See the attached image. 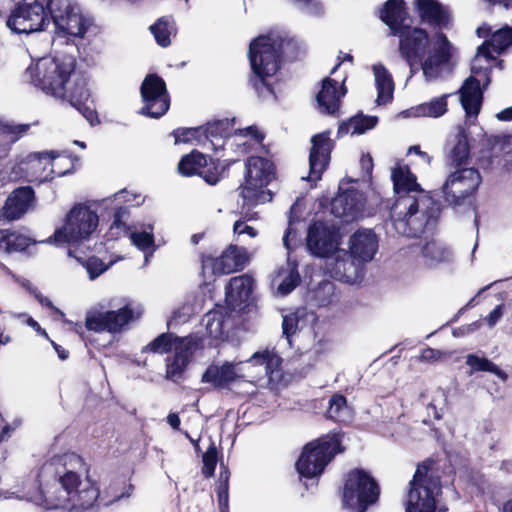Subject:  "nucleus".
I'll use <instances>...</instances> for the list:
<instances>
[{
	"instance_id": "nucleus-34",
	"label": "nucleus",
	"mask_w": 512,
	"mask_h": 512,
	"mask_svg": "<svg viewBox=\"0 0 512 512\" xmlns=\"http://www.w3.org/2000/svg\"><path fill=\"white\" fill-rule=\"evenodd\" d=\"M34 242L31 238L10 229H0V252L12 254L25 251Z\"/></svg>"
},
{
	"instance_id": "nucleus-11",
	"label": "nucleus",
	"mask_w": 512,
	"mask_h": 512,
	"mask_svg": "<svg viewBox=\"0 0 512 512\" xmlns=\"http://www.w3.org/2000/svg\"><path fill=\"white\" fill-rule=\"evenodd\" d=\"M442 186L445 202L453 207L463 205L466 200L476 194L482 182L478 169L474 167H455Z\"/></svg>"
},
{
	"instance_id": "nucleus-14",
	"label": "nucleus",
	"mask_w": 512,
	"mask_h": 512,
	"mask_svg": "<svg viewBox=\"0 0 512 512\" xmlns=\"http://www.w3.org/2000/svg\"><path fill=\"white\" fill-rule=\"evenodd\" d=\"M140 91L144 102L140 114L158 119L168 111L170 97L166 83L159 75L148 74L141 84Z\"/></svg>"
},
{
	"instance_id": "nucleus-58",
	"label": "nucleus",
	"mask_w": 512,
	"mask_h": 512,
	"mask_svg": "<svg viewBox=\"0 0 512 512\" xmlns=\"http://www.w3.org/2000/svg\"><path fill=\"white\" fill-rule=\"evenodd\" d=\"M298 329V318L294 315H285L282 320L283 335L289 340Z\"/></svg>"
},
{
	"instance_id": "nucleus-12",
	"label": "nucleus",
	"mask_w": 512,
	"mask_h": 512,
	"mask_svg": "<svg viewBox=\"0 0 512 512\" xmlns=\"http://www.w3.org/2000/svg\"><path fill=\"white\" fill-rule=\"evenodd\" d=\"M60 157L56 151L32 152L18 163L19 171L29 182L65 176L73 170V164L66 169L56 168L54 160Z\"/></svg>"
},
{
	"instance_id": "nucleus-56",
	"label": "nucleus",
	"mask_w": 512,
	"mask_h": 512,
	"mask_svg": "<svg viewBox=\"0 0 512 512\" xmlns=\"http://www.w3.org/2000/svg\"><path fill=\"white\" fill-rule=\"evenodd\" d=\"M459 93L473 96H483L480 81L474 76H469L464 81L462 87L459 90Z\"/></svg>"
},
{
	"instance_id": "nucleus-35",
	"label": "nucleus",
	"mask_w": 512,
	"mask_h": 512,
	"mask_svg": "<svg viewBox=\"0 0 512 512\" xmlns=\"http://www.w3.org/2000/svg\"><path fill=\"white\" fill-rule=\"evenodd\" d=\"M190 350H185V343L175 346L172 358H166V378L176 381L181 378L190 363Z\"/></svg>"
},
{
	"instance_id": "nucleus-18",
	"label": "nucleus",
	"mask_w": 512,
	"mask_h": 512,
	"mask_svg": "<svg viewBox=\"0 0 512 512\" xmlns=\"http://www.w3.org/2000/svg\"><path fill=\"white\" fill-rule=\"evenodd\" d=\"M336 236V232L324 222H313L307 233V247L316 257H329L337 249Z\"/></svg>"
},
{
	"instance_id": "nucleus-55",
	"label": "nucleus",
	"mask_w": 512,
	"mask_h": 512,
	"mask_svg": "<svg viewBox=\"0 0 512 512\" xmlns=\"http://www.w3.org/2000/svg\"><path fill=\"white\" fill-rule=\"evenodd\" d=\"M75 108L82 114L91 126H97L100 124V119L96 111L95 105L90 102L75 106Z\"/></svg>"
},
{
	"instance_id": "nucleus-64",
	"label": "nucleus",
	"mask_w": 512,
	"mask_h": 512,
	"mask_svg": "<svg viewBox=\"0 0 512 512\" xmlns=\"http://www.w3.org/2000/svg\"><path fill=\"white\" fill-rule=\"evenodd\" d=\"M439 351L433 348L427 347L423 349L420 358L424 361H433L439 358Z\"/></svg>"
},
{
	"instance_id": "nucleus-13",
	"label": "nucleus",
	"mask_w": 512,
	"mask_h": 512,
	"mask_svg": "<svg viewBox=\"0 0 512 512\" xmlns=\"http://www.w3.org/2000/svg\"><path fill=\"white\" fill-rule=\"evenodd\" d=\"M50 17L58 35L82 38L87 32L85 17L70 0H50Z\"/></svg>"
},
{
	"instance_id": "nucleus-59",
	"label": "nucleus",
	"mask_w": 512,
	"mask_h": 512,
	"mask_svg": "<svg viewBox=\"0 0 512 512\" xmlns=\"http://www.w3.org/2000/svg\"><path fill=\"white\" fill-rule=\"evenodd\" d=\"M128 215V209L124 206H120L115 209L113 214V221L111 223L110 229H126V223L123 221V218Z\"/></svg>"
},
{
	"instance_id": "nucleus-45",
	"label": "nucleus",
	"mask_w": 512,
	"mask_h": 512,
	"mask_svg": "<svg viewBox=\"0 0 512 512\" xmlns=\"http://www.w3.org/2000/svg\"><path fill=\"white\" fill-rule=\"evenodd\" d=\"M492 51L501 54L512 45V28L504 27L495 31L490 38Z\"/></svg>"
},
{
	"instance_id": "nucleus-19",
	"label": "nucleus",
	"mask_w": 512,
	"mask_h": 512,
	"mask_svg": "<svg viewBox=\"0 0 512 512\" xmlns=\"http://www.w3.org/2000/svg\"><path fill=\"white\" fill-rule=\"evenodd\" d=\"M480 136L482 158L493 159L502 156L503 168L508 172L512 171V135L488 136L483 130Z\"/></svg>"
},
{
	"instance_id": "nucleus-3",
	"label": "nucleus",
	"mask_w": 512,
	"mask_h": 512,
	"mask_svg": "<svg viewBox=\"0 0 512 512\" xmlns=\"http://www.w3.org/2000/svg\"><path fill=\"white\" fill-rule=\"evenodd\" d=\"M60 465L56 468L58 483H53L42 488L39 485L36 490L29 495V500L35 505L47 510H69L71 491L81 485V475L75 471L76 467L84 469L86 463L84 459L75 453L53 458L48 466Z\"/></svg>"
},
{
	"instance_id": "nucleus-62",
	"label": "nucleus",
	"mask_w": 512,
	"mask_h": 512,
	"mask_svg": "<svg viewBox=\"0 0 512 512\" xmlns=\"http://www.w3.org/2000/svg\"><path fill=\"white\" fill-rule=\"evenodd\" d=\"M219 512H230L229 509V493H216Z\"/></svg>"
},
{
	"instance_id": "nucleus-20",
	"label": "nucleus",
	"mask_w": 512,
	"mask_h": 512,
	"mask_svg": "<svg viewBox=\"0 0 512 512\" xmlns=\"http://www.w3.org/2000/svg\"><path fill=\"white\" fill-rule=\"evenodd\" d=\"M347 93L344 84L338 87V82L330 77L322 80L321 90L316 96L318 109L322 114L339 117L341 98Z\"/></svg>"
},
{
	"instance_id": "nucleus-36",
	"label": "nucleus",
	"mask_w": 512,
	"mask_h": 512,
	"mask_svg": "<svg viewBox=\"0 0 512 512\" xmlns=\"http://www.w3.org/2000/svg\"><path fill=\"white\" fill-rule=\"evenodd\" d=\"M466 365L470 368V375L478 372H490L497 376L501 382L506 383L508 381V374L487 357H480L474 353L468 354Z\"/></svg>"
},
{
	"instance_id": "nucleus-25",
	"label": "nucleus",
	"mask_w": 512,
	"mask_h": 512,
	"mask_svg": "<svg viewBox=\"0 0 512 512\" xmlns=\"http://www.w3.org/2000/svg\"><path fill=\"white\" fill-rule=\"evenodd\" d=\"M470 130H458L456 134L452 136L447 142V145H451L449 159L451 161V165L454 167H462L467 164L470 152L479 153L481 145L479 144V140L470 139L467 132Z\"/></svg>"
},
{
	"instance_id": "nucleus-54",
	"label": "nucleus",
	"mask_w": 512,
	"mask_h": 512,
	"mask_svg": "<svg viewBox=\"0 0 512 512\" xmlns=\"http://www.w3.org/2000/svg\"><path fill=\"white\" fill-rule=\"evenodd\" d=\"M132 243L141 251H146L154 246V237L147 232H133L131 234Z\"/></svg>"
},
{
	"instance_id": "nucleus-4",
	"label": "nucleus",
	"mask_w": 512,
	"mask_h": 512,
	"mask_svg": "<svg viewBox=\"0 0 512 512\" xmlns=\"http://www.w3.org/2000/svg\"><path fill=\"white\" fill-rule=\"evenodd\" d=\"M345 450L340 431H331L307 442L295 462L300 480H318L336 456Z\"/></svg>"
},
{
	"instance_id": "nucleus-33",
	"label": "nucleus",
	"mask_w": 512,
	"mask_h": 512,
	"mask_svg": "<svg viewBox=\"0 0 512 512\" xmlns=\"http://www.w3.org/2000/svg\"><path fill=\"white\" fill-rule=\"evenodd\" d=\"M228 318L226 307L217 304L203 317L207 334L217 340L227 338L228 332L225 329V323Z\"/></svg>"
},
{
	"instance_id": "nucleus-17",
	"label": "nucleus",
	"mask_w": 512,
	"mask_h": 512,
	"mask_svg": "<svg viewBox=\"0 0 512 512\" xmlns=\"http://www.w3.org/2000/svg\"><path fill=\"white\" fill-rule=\"evenodd\" d=\"M335 142L330 138V131L324 130L311 137L309 153V179L317 181L321 179L323 172L328 168L331 160V152Z\"/></svg>"
},
{
	"instance_id": "nucleus-28",
	"label": "nucleus",
	"mask_w": 512,
	"mask_h": 512,
	"mask_svg": "<svg viewBox=\"0 0 512 512\" xmlns=\"http://www.w3.org/2000/svg\"><path fill=\"white\" fill-rule=\"evenodd\" d=\"M100 504V490L96 482L87 478L84 484L71 491L70 506L68 511L88 510Z\"/></svg>"
},
{
	"instance_id": "nucleus-37",
	"label": "nucleus",
	"mask_w": 512,
	"mask_h": 512,
	"mask_svg": "<svg viewBox=\"0 0 512 512\" xmlns=\"http://www.w3.org/2000/svg\"><path fill=\"white\" fill-rule=\"evenodd\" d=\"M378 104H387L393 99L394 81L388 70L382 66H374Z\"/></svg>"
},
{
	"instance_id": "nucleus-52",
	"label": "nucleus",
	"mask_w": 512,
	"mask_h": 512,
	"mask_svg": "<svg viewBox=\"0 0 512 512\" xmlns=\"http://www.w3.org/2000/svg\"><path fill=\"white\" fill-rule=\"evenodd\" d=\"M300 281L301 278L298 271L296 269H292L279 284L278 291L283 295H287L300 284Z\"/></svg>"
},
{
	"instance_id": "nucleus-41",
	"label": "nucleus",
	"mask_w": 512,
	"mask_h": 512,
	"mask_svg": "<svg viewBox=\"0 0 512 512\" xmlns=\"http://www.w3.org/2000/svg\"><path fill=\"white\" fill-rule=\"evenodd\" d=\"M483 96L460 94V102L466 113V125H475L476 118L482 106Z\"/></svg>"
},
{
	"instance_id": "nucleus-57",
	"label": "nucleus",
	"mask_w": 512,
	"mask_h": 512,
	"mask_svg": "<svg viewBox=\"0 0 512 512\" xmlns=\"http://www.w3.org/2000/svg\"><path fill=\"white\" fill-rule=\"evenodd\" d=\"M237 123L238 121L236 117H224L207 121L204 124L197 126L196 128H230Z\"/></svg>"
},
{
	"instance_id": "nucleus-21",
	"label": "nucleus",
	"mask_w": 512,
	"mask_h": 512,
	"mask_svg": "<svg viewBox=\"0 0 512 512\" xmlns=\"http://www.w3.org/2000/svg\"><path fill=\"white\" fill-rule=\"evenodd\" d=\"M361 194L355 188L340 191L331 201V213L345 222L354 220L362 211Z\"/></svg>"
},
{
	"instance_id": "nucleus-46",
	"label": "nucleus",
	"mask_w": 512,
	"mask_h": 512,
	"mask_svg": "<svg viewBox=\"0 0 512 512\" xmlns=\"http://www.w3.org/2000/svg\"><path fill=\"white\" fill-rule=\"evenodd\" d=\"M379 122L377 116L364 115L358 112L347 120L342 121L338 128H375Z\"/></svg>"
},
{
	"instance_id": "nucleus-38",
	"label": "nucleus",
	"mask_w": 512,
	"mask_h": 512,
	"mask_svg": "<svg viewBox=\"0 0 512 512\" xmlns=\"http://www.w3.org/2000/svg\"><path fill=\"white\" fill-rule=\"evenodd\" d=\"M172 16H162L149 27L151 34L154 36L156 43L166 48L171 45V35L176 33Z\"/></svg>"
},
{
	"instance_id": "nucleus-15",
	"label": "nucleus",
	"mask_w": 512,
	"mask_h": 512,
	"mask_svg": "<svg viewBox=\"0 0 512 512\" xmlns=\"http://www.w3.org/2000/svg\"><path fill=\"white\" fill-rule=\"evenodd\" d=\"M134 310L126 304L118 310L98 311L90 310L86 314L85 328L89 331L101 333H119L134 320Z\"/></svg>"
},
{
	"instance_id": "nucleus-24",
	"label": "nucleus",
	"mask_w": 512,
	"mask_h": 512,
	"mask_svg": "<svg viewBox=\"0 0 512 512\" xmlns=\"http://www.w3.org/2000/svg\"><path fill=\"white\" fill-rule=\"evenodd\" d=\"M414 5L422 23L440 30L450 26V12L437 0H415Z\"/></svg>"
},
{
	"instance_id": "nucleus-16",
	"label": "nucleus",
	"mask_w": 512,
	"mask_h": 512,
	"mask_svg": "<svg viewBox=\"0 0 512 512\" xmlns=\"http://www.w3.org/2000/svg\"><path fill=\"white\" fill-rule=\"evenodd\" d=\"M249 262L247 251L243 247L230 244L218 257L204 255L203 271L210 270L214 276L242 271Z\"/></svg>"
},
{
	"instance_id": "nucleus-26",
	"label": "nucleus",
	"mask_w": 512,
	"mask_h": 512,
	"mask_svg": "<svg viewBox=\"0 0 512 512\" xmlns=\"http://www.w3.org/2000/svg\"><path fill=\"white\" fill-rule=\"evenodd\" d=\"M380 20L388 26L392 36L408 26L409 11L404 0H387L379 11Z\"/></svg>"
},
{
	"instance_id": "nucleus-63",
	"label": "nucleus",
	"mask_w": 512,
	"mask_h": 512,
	"mask_svg": "<svg viewBox=\"0 0 512 512\" xmlns=\"http://www.w3.org/2000/svg\"><path fill=\"white\" fill-rule=\"evenodd\" d=\"M492 47L490 45V39L488 41L483 42L477 49V55L485 57L487 60H490L493 58L492 54Z\"/></svg>"
},
{
	"instance_id": "nucleus-31",
	"label": "nucleus",
	"mask_w": 512,
	"mask_h": 512,
	"mask_svg": "<svg viewBox=\"0 0 512 512\" xmlns=\"http://www.w3.org/2000/svg\"><path fill=\"white\" fill-rule=\"evenodd\" d=\"M133 491L134 485L128 482L124 476L114 477L100 491V504L103 506L112 505L123 498H129Z\"/></svg>"
},
{
	"instance_id": "nucleus-48",
	"label": "nucleus",
	"mask_w": 512,
	"mask_h": 512,
	"mask_svg": "<svg viewBox=\"0 0 512 512\" xmlns=\"http://www.w3.org/2000/svg\"><path fill=\"white\" fill-rule=\"evenodd\" d=\"M218 460L219 457L217 447L215 446L214 442H211L202 457L203 466L201 472L206 479L214 476Z\"/></svg>"
},
{
	"instance_id": "nucleus-30",
	"label": "nucleus",
	"mask_w": 512,
	"mask_h": 512,
	"mask_svg": "<svg viewBox=\"0 0 512 512\" xmlns=\"http://www.w3.org/2000/svg\"><path fill=\"white\" fill-rule=\"evenodd\" d=\"M185 343V350H192L197 347V341L191 337H178L172 333H162L146 345L142 352H151L154 354H166L175 349V346Z\"/></svg>"
},
{
	"instance_id": "nucleus-50",
	"label": "nucleus",
	"mask_w": 512,
	"mask_h": 512,
	"mask_svg": "<svg viewBox=\"0 0 512 512\" xmlns=\"http://www.w3.org/2000/svg\"><path fill=\"white\" fill-rule=\"evenodd\" d=\"M347 408V399L340 393H335L329 399L327 417L334 421H341L342 412Z\"/></svg>"
},
{
	"instance_id": "nucleus-42",
	"label": "nucleus",
	"mask_w": 512,
	"mask_h": 512,
	"mask_svg": "<svg viewBox=\"0 0 512 512\" xmlns=\"http://www.w3.org/2000/svg\"><path fill=\"white\" fill-rule=\"evenodd\" d=\"M222 132H228V130H173L172 134L175 137L176 143H190L193 140L200 138L202 135L207 139L218 135L223 136ZM230 135L232 134L224 133V136Z\"/></svg>"
},
{
	"instance_id": "nucleus-6",
	"label": "nucleus",
	"mask_w": 512,
	"mask_h": 512,
	"mask_svg": "<svg viewBox=\"0 0 512 512\" xmlns=\"http://www.w3.org/2000/svg\"><path fill=\"white\" fill-rule=\"evenodd\" d=\"M380 495L378 481L366 469L356 467L344 474L340 490L343 509L349 512H367L378 503Z\"/></svg>"
},
{
	"instance_id": "nucleus-27",
	"label": "nucleus",
	"mask_w": 512,
	"mask_h": 512,
	"mask_svg": "<svg viewBox=\"0 0 512 512\" xmlns=\"http://www.w3.org/2000/svg\"><path fill=\"white\" fill-rule=\"evenodd\" d=\"M34 198L35 192L30 186L15 189L5 202V217L9 220L19 219L29 209Z\"/></svg>"
},
{
	"instance_id": "nucleus-8",
	"label": "nucleus",
	"mask_w": 512,
	"mask_h": 512,
	"mask_svg": "<svg viewBox=\"0 0 512 512\" xmlns=\"http://www.w3.org/2000/svg\"><path fill=\"white\" fill-rule=\"evenodd\" d=\"M392 181L398 198L391 209V219L395 225L398 222L409 225L410 218L419 211L418 199L415 196H411L410 193H422L423 189L417 183V177L408 166L394 168L392 171Z\"/></svg>"
},
{
	"instance_id": "nucleus-43",
	"label": "nucleus",
	"mask_w": 512,
	"mask_h": 512,
	"mask_svg": "<svg viewBox=\"0 0 512 512\" xmlns=\"http://www.w3.org/2000/svg\"><path fill=\"white\" fill-rule=\"evenodd\" d=\"M447 96L443 95L415 108V116L440 117L447 111Z\"/></svg>"
},
{
	"instance_id": "nucleus-40",
	"label": "nucleus",
	"mask_w": 512,
	"mask_h": 512,
	"mask_svg": "<svg viewBox=\"0 0 512 512\" xmlns=\"http://www.w3.org/2000/svg\"><path fill=\"white\" fill-rule=\"evenodd\" d=\"M224 167L221 166L218 159H213L210 156H205V165H201L198 176L209 185H216L223 179Z\"/></svg>"
},
{
	"instance_id": "nucleus-49",
	"label": "nucleus",
	"mask_w": 512,
	"mask_h": 512,
	"mask_svg": "<svg viewBox=\"0 0 512 512\" xmlns=\"http://www.w3.org/2000/svg\"><path fill=\"white\" fill-rule=\"evenodd\" d=\"M281 359L277 357L275 354L265 350L263 352L254 353L247 362L252 365H263L265 367L266 373H271L273 371L274 365H278Z\"/></svg>"
},
{
	"instance_id": "nucleus-51",
	"label": "nucleus",
	"mask_w": 512,
	"mask_h": 512,
	"mask_svg": "<svg viewBox=\"0 0 512 512\" xmlns=\"http://www.w3.org/2000/svg\"><path fill=\"white\" fill-rule=\"evenodd\" d=\"M27 130H0V158L5 156L11 145Z\"/></svg>"
},
{
	"instance_id": "nucleus-5",
	"label": "nucleus",
	"mask_w": 512,
	"mask_h": 512,
	"mask_svg": "<svg viewBox=\"0 0 512 512\" xmlns=\"http://www.w3.org/2000/svg\"><path fill=\"white\" fill-rule=\"evenodd\" d=\"M276 179L277 167L273 160L257 155L248 156L244 160L243 182L237 188L243 200L242 208L271 201L273 194L267 187Z\"/></svg>"
},
{
	"instance_id": "nucleus-23",
	"label": "nucleus",
	"mask_w": 512,
	"mask_h": 512,
	"mask_svg": "<svg viewBox=\"0 0 512 512\" xmlns=\"http://www.w3.org/2000/svg\"><path fill=\"white\" fill-rule=\"evenodd\" d=\"M254 279L248 274L232 277L225 287V300L232 310L243 309L253 292Z\"/></svg>"
},
{
	"instance_id": "nucleus-47",
	"label": "nucleus",
	"mask_w": 512,
	"mask_h": 512,
	"mask_svg": "<svg viewBox=\"0 0 512 512\" xmlns=\"http://www.w3.org/2000/svg\"><path fill=\"white\" fill-rule=\"evenodd\" d=\"M233 134L242 136L246 139L240 144L243 146V150L245 152L253 150L255 144L265 148V145L263 144L265 133L263 130H234Z\"/></svg>"
},
{
	"instance_id": "nucleus-9",
	"label": "nucleus",
	"mask_w": 512,
	"mask_h": 512,
	"mask_svg": "<svg viewBox=\"0 0 512 512\" xmlns=\"http://www.w3.org/2000/svg\"><path fill=\"white\" fill-rule=\"evenodd\" d=\"M50 0H24L7 19V26L18 34L42 31L50 24Z\"/></svg>"
},
{
	"instance_id": "nucleus-1",
	"label": "nucleus",
	"mask_w": 512,
	"mask_h": 512,
	"mask_svg": "<svg viewBox=\"0 0 512 512\" xmlns=\"http://www.w3.org/2000/svg\"><path fill=\"white\" fill-rule=\"evenodd\" d=\"M297 50V41L287 35L269 33L252 39L248 49L251 67L249 84L252 88L259 95L275 96L274 87L268 78L280 70L284 55L296 56Z\"/></svg>"
},
{
	"instance_id": "nucleus-32",
	"label": "nucleus",
	"mask_w": 512,
	"mask_h": 512,
	"mask_svg": "<svg viewBox=\"0 0 512 512\" xmlns=\"http://www.w3.org/2000/svg\"><path fill=\"white\" fill-rule=\"evenodd\" d=\"M68 84L69 86L65 85V94L59 95V99L67 100L73 107L85 102L93 104L88 80L83 75H74L72 82Z\"/></svg>"
},
{
	"instance_id": "nucleus-53",
	"label": "nucleus",
	"mask_w": 512,
	"mask_h": 512,
	"mask_svg": "<svg viewBox=\"0 0 512 512\" xmlns=\"http://www.w3.org/2000/svg\"><path fill=\"white\" fill-rule=\"evenodd\" d=\"M85 268L90 279L93 280L104 273L108 269V266L100 258L92 256L85 262Z\"/></svg>"
},
{
	"instance_id": "nucleus-39",
	"label": "nucleus",
	"mask_w": 512,
	"mask_h": 512,
	"mask_svg": "<svg viewBox=\"0 0 512 512\" xmlns=\"http://www.w3.org/2000/svg\"><path fill=\"white\" fill-rule=\"evenodd\" d=\"M205 154L198 150H192L189 154L181 157L178 163V172L185 177L198 175L201 165H205Z\"/></svg>"
},
{
	"instance_id": "nucleus-2",
	"label": "nucleus",
	"mask_w": 512,
	"mask_h": 512,
	"mask_svg": "<svg viewBox=\"0 0 512 512\" xmlns=\"http://www.w3.org/2000/svg\"><path fill=\"white\" fill-rule=\"evenodd\" d=\"M395 36L399 38L400 56L411 69L415 65L421 64L425 75L448 64L452 57L451 43L443 32L436 33V44L433 51L430 50L429 34L424 28L408 25Z\"/></svg>"
},
{
	"instance_id": "nucleus-29",
	"label": "nucleus",
	"mask_w": 512,
	"mask_h": 512,
	"mask_svg": "<svg viewBox=\"0 0 512 512\" xmlns=\"http://www.w3.org/2000/svg\"><path fill=\"white\" fill-rule=\"evenodd\" d=\"M237 378L235 365L226 361L222 365H209L201 377V382L209 383L215 389H225L235 382Z\"/></svg>"
},
{
	"instance_id": "nucleus-61",
	"label": "nucleus",
	"mask_w": 512,
	"mask_h": 512,
	"mask_svg": "<svg viewBox=\"0 0 512 512\" xmlns=\"http://www.w3.org/2000/svg\"><path fill=\"white\" fill-rule=\"evenodd\" d=\"M360 166L366 175H371L373 170V159L370 154H363L360 159Z\"/></svg>"
},
{
	"instance_id": "nucleus-10",
	"label": "nucleus",
	"mask_w": 512,
	"mask_h": 512,
	"mask_svg": "<svg viewBox=\"0 0 512 512\" xmlns=\"http://www.w3.org/2000/svg\"><path fill=\"white\" fill-rule=\"evenodd\" d=\"M98 223L96 211L86 204L79 203L67 214L65 225L54 232V241L63 244L88 239L96 230Z\"/></svg>"
},
{
	"instance_id": "nucleus-60",
	"label": "nucleus",
	"mask_w": 512,
	"mask_h": 512,
	"mask_svg": "<svg viewBox=\"0 0 512 512\" xmlns=\"http://www.w3.org/2000/svg\"><path fill=\"white\" fill-rule=\"evenodd\" d=\"M233 232L238 235L247 234L251 238L258 235L257 230L249 225H246L243 220H237L233 225Z\"/></svg>"
},
{
	"instance_id": "nucleus-7",
	"label": "nucleus",
	"mask_w": 512,
	"mask_h": 512,
	"mask_svg": "<svg viewBox=\"0 0 512 512\" xmlns=\"http://www.w3.org/2000/svg\"><path fill=\"white\" fill-rule=\"evenodd\" d=\"M76 65L75 57L69 54L42 59L30 72L32 82L47 95L58 98L65 94V85H68Z\"/></svg>"
},
{
	"instance_id": "nucleus-22",
	"label": "nucleus",
	"mask_w": 512,
	"mask_h": 512,
	"mask_svg": "<svg viewBox=\"0 0 512 512\" xmlns=\"http://www.w3.org/2000/svg\"><path fill=\"white\" fill-rule=\"evenodd\" d=\"M378 250V237L371 229L357 230L349 240V252L353 260L366 263Z\"/></svg>"
},
{
	"instance_id": "nucleus-44",
	"label": "nucleus",
	"mask_w": 512,
	"mask_h": 512,
	"mask_svg": "<svg viewBox=\"0 0 512 512\" xmlns=\"http://www.w3.org/2000/svg\"><path fill=\"white\" fill-rule=\"evenodd\" d=\"M422 256L429 263H439L445 261L449 256V251L446 248H443L437 241L431 240L427 241L422 249Z\"/></svg>"
}]
</instances>
